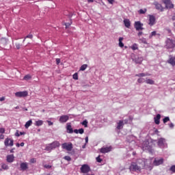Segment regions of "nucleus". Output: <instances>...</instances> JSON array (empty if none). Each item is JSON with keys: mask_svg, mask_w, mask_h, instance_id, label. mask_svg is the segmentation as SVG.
I'll return each mask as SVG.
<instances>
[{"mask_svg": "<svg viewBox=\"0 0 175 175\" xmlns=\"http://www.w3.org/2000/svg\"><path fill=\"white\" fill-rule=\"evenodd\" d=\"M151 165V161L146 159H139L137 163H133L130 166L131 172H140L142 169H148Z\"/></svg>", "mask_w": 175, "mask_h": 175, "instance_id": "1", "label": "nucleus"}, {"mask_svg": "<svg viewBox=\"0 0 175 175\" xmlns=\"http://www.w3.org/2000/svg\"><path fill=\"white\" fill-rule=\"evenodd\" d=\"M157 144L160 148H165L167 145L166 144V139L165 138H159L157 142Z\"/></svg>", "mask_w": 175, "mask_h": 175, "instance_id": "2", "label": "nucleus"}, {"mask_svg": "<svg viewBox=\"0 0 175 175\" xmlns=\"http://www.w3.org/2000/svg\"><path fill=\"white\" fill-rule=\"evenodd\" d=\"M62 148H64L67 151H72V149L73 148V144H72V143H64L62 144Z\"/></svg>", "mask_w": 175, "mask_h": 175, "instance_id": "3", "label": "nucleus"}, {"mask_svg": "<svg viewBox=\"0 0 175 175\" xmlns=\"http://www.w3.org/2000/svg\"><path fill=\"white\" fill-rule=\"evenodd\" d=\"M14 141L10 138H6L4 141V144L6 147H13Z\"/></svg>", "mask_w": 175, "mask_h": 175, "instance_id": "4", "label": "nucleus"}, {"mask_svg": "<svg viewBox=\"0 0 175 175\" xmlns=\"http://www.w3.org/2000/svg\"><path fill=\"white\" fill-rule=\"evenodd\" d=\"M15 96L17 98H25V96H28V92H17L15 93Z\"/></svg>", "mask_w": 175, "mask_h": 175, "instance_id": "5", "label": "nucleus"}, {"mask_svg": "<svg viewBox=\"0 0 175 175\" xmlns=\"http://www.w3.org/2000/svg\"><path fill=\"white\" fill-rule=\"evenodd\" d=\"M167 64L172 66L175 69V56L170 55L169 59L167 61Z\"/></svg>", "mask_w": 175, "mask_h": 175, "instance_id": "6", "label": "nucleus"}, {"mask_svg": "<svg viewBox=\"0 0 175 175\" xmlns=\"http://www.w3.org/2000/svg\"><path fill=\"white\" fill-rule=\"evenodd\" d=\"M91 170V168H90V166L87 164H84L81 167V173H88Z\"/></svg>", "mask_w": 175, "mask_h": 175, "instance_id": "7", "label": "nucleus"}, {"mask_svg": "<svg viewBox=\"0 0 175 175\" xmlns=\"http://www.w3.org/2000/svg\"><path fill=\"white\" fill-rule=\"evenodd\" d=\"M135 28L136 31H143V24L140 23V21H137L135 23Z\"/></svg>", "mask_w": 175, "mask_h": 175, "instance_id": "8", "label": "nucleus"}, {"mask_svg": "<svg viewBox=\"0 0 175 175\" xmlns=\"http://www.w3.org/2000/svg\"><path fill=\"white\" fill-rule=\"evenodd\" d=\"M174 46H175L174 41H173L170 39H168L167 40L166 46H167V49H173V48H174Z\"/></svg>", "mask_w": 175, "mask_h": 175, "instance_id": "9", "label": "nucleus"}, {"mask_svg": "<svg viewBox=\"0 0 175 175\" xmlns=\"http://www.w3.org/2000/svg\"><path fill=\"white\" fill-rule=\"evenodd\" d=\"M68 120H69V116L63 115V116H60L59 121V122L63 124L64 122H66Z\"/></svg>", "mask_w": 175, "mask_h": 175, "instance_id": "10", "label": "nucleus"}, {"mask_svg": "<svg viewBox=\"0 0 175 175\" xmlns=\"http://www.w3.org/2000/svg\"><path fill=\"white\" fill-rule=\"evenodd\" d=\"M110 151H111V146L103 147L100 150V152H102V154H106V152H110Z\"/></svg>", "mask_w": 175, "mask_h": 175, "instance_id": "11", "label": "nucleus"}, {"mask_svg": "<svg viewBox=\"0 0 175 175\" xmlns=\"http://www.w3.org/2000/svg\"><path fill=\"white\" fill-rule=\"evenodd\" d=\"M154 24H155V16H150L148 25H149L150 27H152V25H154Z\"/></svg>", "mask_w": 175, "mask_h": 175, "instance_id": "12", "label": "nucleus"}, {"mask_svg": "<svg viewBox=\"0 0 175 175\" xmlns=\"http://www.w3.org/2000/svg\"><path fill=\"white\" fill-rule=\"evenodd\" d=\"M153 163L155 166H159V165H162L163 163V159H155Z\"/></svg>", "mask_w": 175, "mask_h": 175, "instance_id": "13", "label": "nucleus"}, {"mask_svg": "<svg viewBox=\"0 0 175 175\" xmlns=\"http://www.w3.org/2000/svg\"><path fill=\"white\" fill-rule=\"evenodd\" d=\"M154 5L155 6V8L157 10H160V12H163V8L162 7V5L159 3L158 2H154Z\"/></svg>", "mask_w": 175, "mask_h": 175, "instance_id": "14", "label": "nucleus"}, {"mask_svg": "<svg viewBox=\"0 0 175 175\" xmlns=\"http://www.w3.org/2000/svg\"><path fill=\"white\" fill-rule=\"evenodd\" d=\"M14 161V155L9 154L7 156V162L9 163H12V162Z\"/></svg>", "mask_w": 175, "mask_h": 175, "instance_id": "15", "label": "nucleus"}, {"mask_svg": "<svg viewBox=\"0 0 175 175\" xmlns=\"http://www.w3.org/2000/svg\"><path fill=\"white\" fill-rule=\"evenodd\" d=\"M118 126L116 127V129H122L124 128V120H120L118 123Z\"/></svg>", "mask_w": 175, "mask_h": 175, "instance_id": "16", "label": "nucleus"}, {"mask_svg": "<svg viewBox=\"0 0 175 175\" xmlns=\"http://www.w3.org/2000/svg\"><path fill=\"white\" fill-rule=\"evenodd\" d=\"M161 120V114H157V116L154 118V122L157 125H159Z\"/></svg>", "mask_w": 175, "mask_h": 175, "instance_id": "17", "label": "nucleus"}, {"mask_svg": "<svg viewBox=\"0 0 175 175\" xmlns=\"http://www.w3.org/2000/svg\"><path fill=\"white\" fill-rule=\"evenodd\" d=\"M21 170H27L28 169V163H21Z\"/></svg>", "mask_w": 175, "mask_h": 175, "instance_id": "18", "label": "nucleus"}, {"mask_svg": "<svg viewBox=\"0 0 175 175\" xmlns=\"http://www.w3.org/2000/svg\"><path fill=\"white\" fill-rule=\"evenodd\" d=\"M66 129L68 133H72L73 132V129H72V125H70V123L67 124Z\"/></svg>", "mask_w": 175, "mask_h": 175, "instance_id": "19", "label": "nucleus"}, {"mask_svg": "<svg viewBox=\"0 0 175 175\" xmlns=\"http://www.w3.org/2000/svg\"><path fill=\"white\" fill-rule=\"evenodd\" d=\"M51 144L52 145V147L53 148V149L57 148V147H59V146H61V144L58 142V141H55Z\"/></svg>", "mask_w": 175, "mask_h": 175, "instance_id": "20", "label": "nucleus"}, {"mask_svg": "<svg viewBox=\"0 0 175 175\" xmlns=\"http://www.w3.org/2000/svg\"><path fill=\"white\" fill-rule=\"evenodd\" d=\"M137 77H146V76H151V74L149 73H139L135 75Z\"/></svg>", "mask_w": 175, "mask_h": 175, "instance_id": "21", "label": "nucleus"}, {"mask_svg": "<svg viewBox=\"0 0 175 175\" xmlns=\"http://www.w3.org/2000/svg\"><path fill=\"white\" fill-rule=\"evenodd\" d=\"M124 24L126 28H129V27H131V21L129 19H124Z\"/></svg>", "mask_w": 175, "mask_h": 175, "instance_id": "22", "label": "nucleus"}, {"mask_svg": "<svg viewBox=\"0 0 175 175\" xmlns=\"http://www.w3.org/2000/svg\"><path fill=\"white\" fill-rule=\"evenodd\" d=\"M145 83H146V84H150V85H153V84H155V81L150 79H146L145 80Z\"/></svg>", "mask_w": 175, "mask_h": 175, "instance_id": "23", "label": "nucleus"}, {"mask_svg": "<svg viewBox=\"0 0 175 175\" xmlns=\"http://www.w3.org/2000/svg\"><path fill=\"white\" fill-rule=\"evenodd\" d=\"M31 125H32L31 120H30L26 122V124H25V128H26V129H28V128H29V126H31Z\"/></svg>", "mask_w": 175, "mask_h": 175, "instance_id": "24", "label": "nucleus"}, {"mask_svg": "<svg viewBox=\"0 0 175 175\" xmlns=\"http://www.w3.org/2000/svg\"><path fill=\"white\" fill-rule=\"evenodd\" d=\"M45 150L46 151H51V150H54L53 148V145H51V144H48L46 146Z\"/></svg>", "mask_w": 175, "mask_h": 175, "instance_id": "25", "label": "nucleus"}, {"mask_svg": "<svg viewBox=\"0 0 175 175\" xmlns=\"http://www.w3.org/2000/svg\"><path fill=\"white\" fill-rule=\"evenodd\" d=\"M142 62H143V57H142L135 58V64H142Z\"/></svg>", "mask_w": 175, "mask_h": 175, "instance_id": "26", "label": "nucleus"}, {"mask_svg": "<svg viewBox=\"0 0 175 175\" xmlns=\"http://www.w3.org/2000/svg\"><path fill=\"white\" fill-rule=\"evenodd\" d=\"M36 126H42L43 125V120H37L35 123Z\"/></svg>", "mask_w": 175, "mask_h": 175, "instance_id": "27", "label": "nucleus"}, {"mask_svg": "<svg viewBox=\"0 0 175 175\" xmlns=\"http://www.w3.org/2000/svg\"><path fill=\"white\" fill-rule=\"evenodd\" d=\"M1 168L3 170H9V166L8 165V164H5V163H1Z\"/></svg>", "mask_w": 175, "mask_h": 175, "instance_id": "28", "label": "nucleus"}, {"mask_svg": "<svg viewBox=\"0 0 175 175\" xmlns=\"http://www.w3.org/2000/svg\"><path fill=\"white\" fill-rule=\"evenodd\" d=\"M123 40H124V38L122 37L119 38V47H124V43H122Z\"/></svg>", "mask_w": 175, "mask_h": 175, "instance_id": "29", "label": "nucleus"}, {"mask_svg": "<svg viewBox=\"0 0 175 175\" xmlns=\"http://www.w3.org/2000/svg\"><path fill=\"white\" fill-rule=\"evenodd\" d=\"M152 36H159V34L157 33V32L154 31L150 34L149 39H151Z\"/></svg>", "mask_w": 175, "mask_h": 175, "instance_id": "30", "label": "nucleus"}, {"mask_svg": "<svg viewBox=\"0 0 175 175\" xmlns=\"http://www.w3.org/2000/svg\"><path fill=\"white\" fill-rule=\"evenodd\" d=\"M139 43H144V44H147V40L144 38H142L139 39Z\"/></svg>", "mask_w": 175, "mask_h": 175, "instance_id": "31", "label": "nucleus"}, {"mask_svg": "<svg viewBox=\"0 0 175 175\" xmlns=\"http://www.w3.org/2000/svg\"><path fill=\"white\" fill-rule=\"evenodd\" d=\"M22 135H25V132H19L18 131H16V133H15V136H21Z\"/></svg>", "mask_w": 175, "mask_h": 175, "instance_id": "32", "label": "nucleus"}, {"mask_svg": "<svg viewBox=\"0 0 175 175\" xmlns=\"http://www.w3.org/2000/svg\"><path fill=\"white\" fill-rule=\"evenodd\" d=\"M87 68H88V65L83 64L81 66L80 70L84 71L85 69H87Z\"/></svg>", "mask_w": 175, "mask_h": 175, "instance_id": "33", "label": "nucleus"}, {"mask_svg": "<svg viewBox=\"0 0 175 175\" xmlns=\"http://www.w3.org/2000/svg\"><path fill=\"white\" fill-rule=\"evenodd\" d=\"M131 49H132V50H137V49H139L137 44H133V46H131Z\"/></svg>", "mask_w": 175, "mask_h": 175, "instance_id": "34", "label": "nucleus"}, {"mask_svg": "<svg viewBox=\"0 0 175 175\" xmlns=\"http://www.w3.org/2000/svg\"><path fill=\"white\" fill-rule=\"evenodd\" d=\"M81 124L85 126V128L88 127V121L84 120V121L82 122Z\"/></svg>", "mask_w": 175, "mask_h": 175, "instance_id": "35", "label": "nucleus"}, {"mask_svg": "<svg viewBox=\"0 0 175 175\" xmlns=\"http://www.w3.org/2000/svg\"><path fill=\"white\" fill-rule=\"evenodd\" d=\"M137 83H146V80L143 78H139L137 79Z\"/></svg>", "mask_w": 175, "mask_h": 175, "instance_id": "36", "label": "nucleus"}, {"mask_svg": "<svg viewBox=\"0 0 175 175\" xmlns=\"http://www.w3.org/2000/svg\"><path fill=\"white\" fill-rule=\"evenodd\" d=\"M72 78L74 79V80H79V75H77V73H75L72 76Z\"/></svg>", "mask_w": 175, "mask_h": 175, "instance_id": "37", "label": "nucleus"}, {"mask_svg": "<svg viewBox=\"0 0 175 175\" xmlns=\"http://www.w3.org/2000/svg\"><path fill=\"white\" fill-rule=\"evenodd\" d=\"M146 12H147V10H139V14H144L146 13Z\"/></svg>", "mask_w": 175, "mask_h": 175, "instance_id": "38", "label": "nucleus"}, {"mask_svg": "<svg viewBox=\"0 0 175 175\" xmlns=\"http://www.w3.org/2000/svg\"><path fill=\"white\" fill-rule=\"evenodd\" d=\"M163 123L166 124V122H167V121H170V118H169V117H165L163 120Z\"/></svg>", "mask_w": 175, "mask_h": 175, "instance_id": "39", "label": "nucleus"}, {"mask_svg": "<svg viewBox=\"0 0 175 175\" xmlns=\"http://www.w3.org/2000/svg\"><path fill=\"white\" fill-rule=\"evenodd\" d=\"M30 79H31V75H27L24 77V80L28 81V80H30Z\"/></svg>", "mask_w": 175, "mask_h": 175, "instance_id": "40", "label": "nucleus"}, {"mask_svg": "<svg viewBox=\"0 0 175 175\" xmlns=\"http://www.w3.org/2000/svg\"><path fill=\"white\" fill-rule=\"evenodd\" d=\"M64 159L66 161H72V158H70V157H69V156L64 157Z\"/></svg>", "mask_w": 175, "mask_h": 175, "instance_id": "41", "label": "nucleus"}, {"mask_svg": "<svg viewBox=\"0 0 175 175\" xmlns=\"http://www.w3.org/2000/svg\"><path fill=\"white\" fill-rule=\"evenodd\" d=\"M170 170H171V172H172L173 173H175V165H172Z\"/></svg>", "mask_w": 175, "mask_h": 175, "instance_id": "42", "label": "nucleus"}, {"mask_svg": "<svg viewBox=\"0 0 175 175\" xmlns=\"http://www.w3.org/2000/svg\"><path fill=\"white\" fill-rule=\"evenodd\" d=\"M78 133H80L81 135H83V133H84V129H79Z\"/></svg>", "mask_w": 175, "mask_h": 175, "instance_id": "43", "label": "nucleus"}, {"mask_svg": "<svg viewBox=\"0 0 175 175\" xmlns=\"http://www.w3.org/2000/svg\"><path fill=\"white\" fill-rule=\"evenodd\" d=\"M44 167H45V169H51V165L45 164L44 165Z\"/></svg>", "mask_w": 175, "mask_h": 175, "instance_id": "44", "label": "nucleus"}, {"mask_svg": "<svg viewBox=\"0 0 175 175\" xmlns=\"http://www.w3.org/2000/svg\"><path fill=\"white\" fill-rule=\"evenodd\" d=\"M16 47L18 50H19V49L21 48V44H20L19 43L16 44Z\"/></svg>", "mask_w": 175, "mask_h": 175, "instance_id": "45", "label": "nucleus"}, {"mask_svg": "<svg viewBox=\"0 0 175 175\" xmlns=\"http://www.w3.org/2000/svg\"><path fill=\"white\" fill-rule=\"evenodd\" d=\"M96 161L97 162L100 163V162H102V159H100V157L98 156V157H96Z\"/></svg>", "mask_w": 175, "mask_h": 175, "instance_id": "46", "label": "nucleus"}, {"mask_svg": "<svg viewBox=\"0 0 175 175\" xmlns=\"http://www.w3.org/2000/svg\"><path fill=\"white\" fill-rule=\"evenodd\" d=\"M60 62H61V59L57 58L56 59V64H57V65H59Z\"/></svg>", "mask_w": 175, "mask_h": 175, "instance_id": "47", "label": "nucleus"}, {"mask_svg": "<svg viewBox=\"0 0 175 175\" xmlns=\"http://www.w3.org/2000/svg\"><path fill=\"white\" fill-rule=\"evenodd\" d=\"M30 162H31V163H36V159H31L30 160Z\"/></svg>", "mask_w": 175, "mask_h": 175, "instance_id": "48", "label": "nucleus"}, {"mask_svg": "<svg viewBox=\"0 0 175 175\" xmlns=\"http://www.w3.org/2000/svg\"><path fill=\"white\" fill-rule=\"evenodd\" d=\"M169 126L171 128V129H173L174 128V124L173 123H170L169 124Z\"/></svg>", "mask_w": 175, "mask_h": 175, "instance_id": "49", "label": "nucleus"}, {"mask_svg": "<svg viewBox=\"0 0 175 175\" xmlns=\"http://www.w3.org/2000/svg\"><path fill=\"white\" fill-rule=\"evenodd\" d=\"M164 3L165 5H169V3H170V0H164Z\"/></svg>", "mask_w": 175, "mask_h": 175, "instance_id": "50", "label": "nucleus"}, {"mask_svg": "<svg viewBox=\"0 0 175 175\" xmlns=\"http://www.w3.org/2000/svg\"><path fill=\"white\" fill-rule=\"evenodd\" d=\"M29 38V39H32L33 36H32V34H29L28 36H26L25 38Z\"/></svg>", "mask_w": 175, "mask_h": 175, "instance_id": "51", "label": "nucleus"}, {"mask_svg": "<svg viewBox=\"0 0 175 175\" xmlns=\"http://www.w3.org/2000/svg\"><path fill=\"white\" fill-rule=\"evenodd\" d=\"M0 133H5V129L1 128L0 129Z\"/></svg>", "mask_w": 175, "mask_h": 175, "instance_id": "52", "label": "nucleus"}, {"mask_svg": "<svg viewBox=\"0 0 175 175\" xmlns=\"http://www.w3.org/2000/svg\"><path fill=\"white\" fill-rule=\"evenodd\" d=\"M47 122H48V125L49 126H51V125H53V124L51 121H49V120H47Z\"/></svg>", "mask_w": 175, "mask_h": 175, "instance_id": "53", "label": "nucleus"}, {"mask_svg": "<svg viewBox=\"0 0 175 175\" xmlns=\"http://www.w3.org/2000/svg\"><path fill=\"white\" fill-rule=\"evenodd\" d=\"M109 3L113 5L114 3V0H108Z\"/></svg>", "mask_w": 175, "mask_h": 175, "instance_id": "54", "label": "nucleus"}, {"mask_svg": "<svg viewBox=\"0 0 175 175\" xmlns=\"http://www.w3.org/2000/svg\"><path fill=\"white\" fill-rule=\"evenodd\" d=\"M5 100V97L0 98V102H3Z\"/></svg>", "mask_w": 175, "mask_h": 175, "instance_id": "55", "label": "nucleus"}, {"mask_svg": "<svg viewBox=\"0 0 175 175\" xmlns=\"http://www.w3.org/2000/svg\"><path fill=\"white\" fill-rule=\"evenodd\" d=\"M142 35H143V32L139 31V32L138 33V36L140 38V36H142Z\"/></svg>", "mask_w": 175, "mask_h": 175, "instance_id": "56", "label": "nucleus"}, {"mask_svg": "<svg viewBox=\"0 0 175 175\" xmlns=\"http://www.w3.org/2000/svg\"><path fill=\"white\" fill-rule=\"evenodd\" d=\"M85 143H86V144L88 143V137H86L85 138Z\"/></svg>", "mask_w": 175, "mask_h": 175, "instance_id": "57", "label": "nucleus"}, {"mask_svg": "<svg viewBox=\"0 0 175 175\" xmlns=\"http://www.w3.org/2000/svg\"><path fill=\"white\" fill-rule=\"evenodd\" d=\"M74 132H75V133H79V130L75 129V130H74Z\"/></svg>", "mask_w": 175, "mask_h": 175, "instance_id": "58", "label": "nucleus"}, {"mask_svg": "<svg viewBox=\"0 0 175 175\" xmlns=\"http://www.w3.org/2000/svg\"><path fill=\"white\" fill-rule=\"evenodd\" d=\"M124 122V124H128V120H123V123Z\"/></svg>", "mask_w": 175, "mask_h": 175, "instance_id": "59", "label": "nucleus"}, {"mask_svg": "<svg viewBox=\"0 0 175 175\" xmlns=\"http://www.w3.org/2000/svg\"><path fill=\"white\" fill-rule=\"evenodd\" d=\"M24 142H22V143H21V144H19L20 146H21V147H24Z\"/></svg>", "mask_w": 175, "mask_h": 175, "instance_id": "60", "label": "nucleus"}, {"mask_svg": "<svg viewBox=\"0 0 175 175\" xmlns=\"http://www.w3.org/2000/svg\"><path fill=\"white\" fill-rule=\"evenodd\" d=\"M70 25V23H66V27L68 28V27H69Z\"/></svg>", "mask_w": 175, "mask_h": 175, "instance_id": "61", "label": "nucleus"}, {"mask_svg": "<svg viewBox=\"0 0 175 175\" xmlns=\"http://www.w3.org/2000/svg\"><path fill=\"white\" fill-rule=\"evenodd\" d=\"M88 2H89V3H92V2H94V0H88Z\"/></svg>", "mask_w": 175, "mask_h": 175, "instance_id": "62", "label": "nucleus"}, {"mask_svg": "<svg viewBox=\"0 0 175 175\" xmlns=\"http://www.w3.org/2000/svg\"><path fill=\"white\" fill-rule=\"evenodd\" d=\"M16 147H20V144L17 143L16 144Z\"/></svg>", "mask_w": 175, "mask_h": 175, "instance_id": "63", "label": "nucleus"}, {"mask_svg": "<svg viewBox=\"0 0 175 175\" xmlns=\"http://www.w3.org/2000/svg\"><path fill=\"white\" fill-rule=\"evenodd\" d=\"M82 148H85V144L82 146Z\"/></svg>", "mask_w": 175, "mask_h": 175, "instance_id": "64", "label": "nucleus"}]
</instances>
